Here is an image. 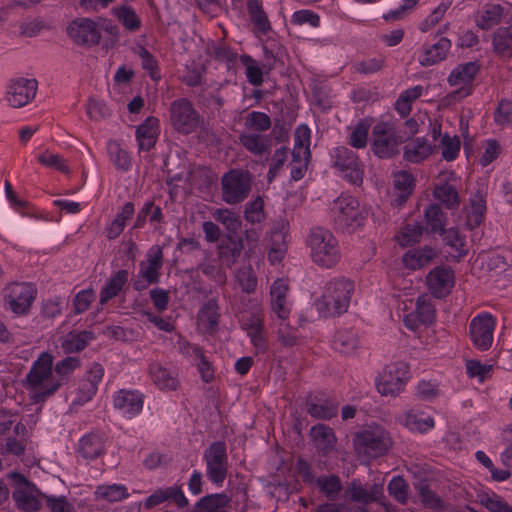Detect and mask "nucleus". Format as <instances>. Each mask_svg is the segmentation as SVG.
I'll return each instance as SVG.
<instances>
[{
	"label": "nucleus",
	"mask_w": 512,
	"mask_h": 512,
	"mask_svg": "<svg viewBox=\"0 0 512 512\" xmlns=\"http://www.w3.org/2000/svg\"><path fill=\"white\" fill-rule=\"evenodd\" d=\"M354 283L344 277L326 282L322 296L317 300L318 311L323 316H338L346 312L350 303Z\"/></svg>",
	"instance_id": "1"
},
{
	"label": "nucleus",
	"mask_w": 512,
	"mask_h": 512,
	"mask_svg": "<svg viewBox=\"0 0 512 512\" xmlns=\"http://www.w3.org/2000/svg\"><path fill=\"white\" fill-rule=\"evenodd\" d=\"M308 244L312 260L318 266L329 269L340 261L338 241L329 230L322 227L312 229Z\"/></svg>",
	"instance_id": "2"
},
{
	"label": "nucleus",
	"mask_w": 512,
	"mask_h": 512,
	"mask_svg": "<svg viewBox=\"0 0 512 512\" xmlns=\"http://www.w3.org/2000/svg\"><path fill=\"white\" fill-rule=\"evenodd\" d=\"M355 448L370 458H377L388 452L392 442L389 433L380 426H369L356 434Z\"/></svg>",
	"instance_id": "3"
},
{
	"label": "nucleus",
	"mask_w": 512,
	"mask_h": 512,
	"mask_svg": "<svg viewBox=\"0 0 512 512\" xmlns=\"http://www.w3.org/2000/svg\"><path fill=\"white\" fill-rule=\"evenodd\" d=\"M222 197L226 203L242 202L251 190V174L242 169H232L221 180Z\"/></svg>",
	"instance_id": "4"
},
{
	"label": "nucleus",
	"mask_w": 512,
	"mask_h": 512,
	"mask_svg": "<svg viewBox=\"0 0 512 512\" xmlns=\"http://www.w3.org/2000/svg\"><path fill=\"white\" fill-rule=\"evenodd\" d=\"M169 112L171 125L177 132L187 135L197 129L200 116L187 98L174 100L170 104Z\"/></svg>",
	"instance_id": "5"
},
{
	"label": "nucleus",
	"mask_w": 512,
	"mask_h": 512,
	"mask_svg": "<svg viewBox=\"0 0 512 512\" xmlns=\"http://www.w3.org/2000/svg\"><path fill=\"white\" fill-rule=\"evenodd\" d=\"M372 150L380 158H390L398 153V146L407 141L400 133H395L388 123L374 126Z\"/></svg>",
	"instance_id": "6"
},
{
	"label": "nucleus",
	"mask_w": 512,
	"mask_h": 512,
	"mask_svg": "<svg viewBox=\"0 0 512 512\" xmlns=\"http://www.w3.org/2000/svg\"><path fill=\"white\" fill-rule=\"evenodd\" d=\"M332 209L337 213L335 222L342 229L353 231L363 224L365 217L359 208L358 200L352 196L339 197Z\"/></svg>",
	"instance_id": "7"
},
{
	"label": "nucleus",
	"mask_w": 512,
	"mask_h": 512,
	"mask_svg": "<svg viewBox=\"0 0 512 512\" xmlns=\"http://www.w3.org/2000/svg\"><path fill=\"white\" fill-rule=\"evenodd\" d=\"M207 467V477L214 483L221 485L227 476L228 456L226 445L222 441L213 442L204 453Z\"/></svg>",
	"instance_id": "8"
},
{
	"label": "nucleus",
	"mask_w": 512,
	"mask_h": 512,
	"mask_svg": "<svg viewBox=\"0 0 512 512\" xmlns=\"http://www.w3.org/2000/svg\"><path fill=\"white\" fill-rule=\"evenodd\" d=\"M495 326L496 320L489 313L479 314L471 320L469 337L478 350L487 351L491 348Z\"/></svg>",
	"instance_id": "9"
},
{
	"label": "nucleus",
	"mask_w": 512,
	"mask_h": 512,
	"mask_svg": "<svg viewBox=\"0 0 512 512\" xmlns=\"http://www.w3.org/2000/svg\"><path fill=\"white\" fill-rule=\"evenodd\" d=\"M11 478L17 484L16 489L12 493L17 508L25 512H36L39 510L41 502L38 496L43 498L44 494L40 493L35 485L19 473H11Z\"/></svg>",
	"instance_id": "10"
},
{
	"label": "nucleus",
	"mask_w": 512,
	"mask_h": 512,
	"mask_svg": "<svg viewBox=\"0 0 512 512\" xmlns=\"http://www.w3.org/2000/svg\"><path fill=\"white\" fill-rule=\"evenodd\" d=\"M409 366L403 362L387 365L377 382V389L382 395H397L404 387Z\"/></svg>",
	"instance_id": "11"
},
{
	"label": "nucleus",
	"mask_w": 512,
	"mask_h": 512,
	"mask_svg": "<svg viewBox=\"0 0 512 512\" xmlns=\"http://www.w3.org/2000/svg\"><path fill=\"white\" fill-rule=\"evenodd\" d=\"M6 291L4 299L16 314H25L37 294L36 288L29 283L13 282L7 286Z\"/></svg>",
	"instance_id": "12"
},
{
	"label": "nucleus",
	"mask_w": 512,
	"mask_h": 512,
	"mask_svg": "<svg viewBox=\"0 0 512 512\" xmlns=\"http://www.w3.org/2000/svg\"><path fill=\"white\" fill-rule=\"evenodd\" d=\"M480 65L477 62H467L458 65L448 77V82L452 86L461 85V87L453 91L449 97L457 100L471 94L472 81L478 73Z\"/></svg>",
	"instance_id": "13"
},
{
	"label": "nucleus",
	"mask_w": 512,
	"mask_h": 512,
	"mask_svg": "<svg viewBox=\"0 0 512 512\" xmlns=\"http://www.w3.org/2000/svg\"><path fill=\"white\" fill-rule=\"evenodd\" d=\"M333 166L344 173V178L354 185H361L363 171L360 167L358 156L349 148L338 147L335 149Z\"/></svg>",
	"instance_id": "14"
},
{
	"label": "nucleus",
	"mask_w": 512,
	"mask_h": 512,
	"mask_svg": "<svg viewBox=\"0 0 512 512\" xmlns=\"http://www.w3.org/2000/svg\"><path fill=\"white\" fill-rule=\"evenodd\" d=\"M67 32L77 45H97L101 39V34L95 22L88 18H78L72 21L67 28Z\"/></svg>",
	"instance_id": "15"
},
{
	"label": "nucleus",
	"mask_w": 512,
	"mask_h": 512,
	"mask_svg": "<svg viewBox=\"0 0 512 512\" xmlns=\"http://www.w3.org/2000/svg\"><path fill=\"white\" fill-rule=\"evenodd\" d=\"M37 81L20 78L10 83L7 90V101L14 108H21L36 95Z\"/></svg>",
	"instance_id": "16"
},
{
	"label": "nucleus",
	"mask_w": 512,
	"mask_h": 512,
	"mask_svg": "<svg viewBox=\"0 0 512 512\" xmlns=\"http://www.w3.org/2000/svg\"><path fill=\"white\" fill-rule=\"evenodd\" d=\"M427 285L437 298L446 296L454 285V272L449 267L439 266L427 275Z\"/></svg>",
	"instance_id": "17"
},
{
	"label": "nucleus",
	"mask_w": 512,
	"mask_h": 512,
	"mask_svg": "<svg viewBox=\"0 0 512 512\" xmlns=\"http://www.w3.org/2000/svg\"><path fill=\"white\" fill-rule=\"evenodd\" d=\"M163 265V252L159 245H154L147 254V261L140 264V276L148 284H155L160 279V269Z\"/></svg>",
	"instance_id": "18"
},
{
	"label": "nucleus",
	"mask_w": 512,
	"mask_h": 512,
	"mask_svg": "<svg viewBox=\"0 0 512 512\" xmlns=\"http://www.w3.org/2000/svg\"><path fill=\"white\" fill-rule=\"evenodd\" d=\"M382 490L381 485L373 484L370 489H367L359 480H353L347 485L345 496L352 502L369 504L380 498Z\"/></svg>",
	"instance_id": "19"
},
{
	"label": "nucleus",
	"mask_w": 512,
	"mask_h": 512,
	"mask_svg": "<svg viewBox=\"0 0 512 512\" xmlns=\"http://www.w3.org/2000/svg\"><path fill=\"white\" fill-rule=\"evenodd\" d=\"M53 357L48 352H43L33 363L26 376L27 383L34 389L38 388L52 374Z\"/></svg>",
	"instance_id": "20"
},
{
	"label": "nucleus",
	"mask_w": 512,
	"mask_h": 512,
	"mask_svg": "<svg viewBox=\"0 0 512 512\" xmlns=\"http://www.w3.org/2000/svg\"><path fill=\"white\" fill-rule=\"evenodd\" d=\"M158 119L148 117L136 130L138 145L141 150L149 151L154 147L158 137Z\"/></svg>",
	"instance_id": "21"
},
{
	"label": "nucleus",
	"mask_w": 512,
	"mask_h": 512,
	"mask_svg": "<svg viewBox=\"0 0 512 512\" xmlns=\"http://www.w3.org/2000/svg\"><path fill=\"white\" fill-rule=\"evenodd\" d=\"M494 53L501 58H512V25L499 27L492 34Z\"/></svg>",
	"instance_id": "22"
},
{
	"label": "nucleus",
	"mask_w": 512,
	"mask_h": 512,
	"mask_svg": "<svg viewBox=\"0 0 512 512\" xmlns=\"http://www.w3.org/2000/svg\"><path fill=\"white\" fill-rule=\"evenodd\" d=\"M149 373L154 384L162 390L173 391L179 386L178 379L159 363H152L149 367Z\"/></svg>",
	"instance_id": "23"
},
{
	"label": "nucleus",
	"mask_w": 512,
	"mask_h": 512,
	"mask_svg": "<svg viewBox=\"0 0 512 512\" xmlns=\"http://www.w3.org/2000/svg\"><path fill=\"white\" fill-rule=\"evenodd\" d=\"M435 251L430 247L409 250L403 256L404 265L412 270L428 265L435 257Z\"/></svg>",
	"instance_id": "24"
},
{
	"label": "nucleus",
	"mask_w": 512,
	"mask_h": 512,
	"mask_svg": "<svg viewBox=\"0 0 512 512\" xmlns=\"http://www.w3.org/2000/svg\"><path fill=\"white\" fill-rule=\"evenodd\" d=\"M103 375V367L98 363H94L87 373L86 382L80 389V392L82 393V395L79 397L80 403L87 402L97 392L98 384L102 380Z\"/></svg>",
	"instance_id": "25"
},
{
	"label": "nucleus",
	"mask_w": 512,
	"mask_h": 512,
	"mask_svg": "<svg viewBox=\"0 0 512 512\" xmlns=\"http://www.w3.org/2000/svg\"><path fill=\"white\" fill-rule=\"evenodd\" d=\"M79 452L85 459H94L104 452V440L100 435L89 433L79 441Z\"/></svg>",
	"instance_id": "26"
},
{
	"label": "nucleus",
	"mask_w": 512,
	"mask_h": 512,
	"mask_svg": "<svg viewBox=\"0 0 512 512\" xmlns=\"http://www.w3.org/2000/svg\"><path fill=\"white\" fill-rule=\"evenodd\" d=\"M433 153V148L425 138H417L404 147V159L419 163Z\"/></svg>",
	"instance_id": "27"
},
{
	"label": "nucleus",
	"mask_w": 512,
	"mask_h": 512,
	"mask_svg": "<svg viewBox=\"0 0 512 512\" xmlns=\"http://www.w3.org/2000/svg\"><path fill=\"white\" fill-rule=\"evenodd\" d=\"M314 445L324 455L331 451L335 444V436L331 428L318 424L311 430Z\"/></svg>",
	"instance_id": "28"
},
{
	"label": "nucleus",
	"mask_w": 512,
	"mask_h": 512,
	"mask_svg": "<svg viewBox=\"0 0 512 512\" xmlns=\"http://www.w3.org/2000/svg\"><path fill=\"white\" fill-rule=\"evenodd\" d=\"M315 484L329 501H335L343 489L340 477L335 474L321 475L315 479Z\"/></svg>",
	"instance_id": "29"
},
{
	"label": "nucleus",
	"mask_w": 512,
	"mask_h": 512,
	"mask_svg": "<svg viewBox=\"0 0 512 512\" xmlns=\"http://www.w3.org/2000/svg\"><path fill=\"white\" fill-rule=\"evenodd\" d=\"M230 498L226 494L204 496L195 505L193 512H227Z\"/></svg>",
	"instance_id": "30"
},
{
	"label": "nucleus",
	"mask_w": 512,
	"mask_h": 512,
	"mask_svg": "<svg viewBox=\"0 0 512 512\" xmlns=\"http://www.w3.org/2000/svg\"><path fill=\"white\" fill-rule=\"evenodd\" d=\"M247 10L257 32L263 35L267 34L271 30V24L259 0H249Z\"/></svg>",
	"instance_id": "31"
},
{
	"label": "nucleus",
	"mask_w": 512,
	"mask_h": 512,
	"mask_svg": "<svg viewBox=\"0 0 512 512\" xmlns=\"http://www.w3.org/2000/svg\"><path fill=\"white\" fill-rule=\"evenodd\" d=\"M306 410L312 417L319 419H331L337 415V406L334 403L318 398L307 399Z\"/></svg>",
	"instance_id": "32"
},
{
	"label": "nucleus",
	"mask_w": 512,
	"mask_h": 512,
	"mask_svg": "<svg viewBox=\"0 0 512 512\" xmlns=\"http://www.w3.org/2000/svg\"><path fill=\"white\" fill-rule=\"evenodd\" d=\"M451 48V42L448 38H440L437 43L427 49L424 58L420 61L422 66L434 65L446 58Z\"/></svg>",
	"instance_id": "33"
},
{
	"label": "nucleus",
	"mask_w": 512,
	"mask_h": 512,
	"mask_svg": "<svg viewBox=\"0 0 512 512\" xmlns=\"http://www.w3.org/2000/svg\"><path fill=\"white\" fill-rule=\"evenodd\" d=\"M128 280V272L119 270L102 289L100 294V304H106L110 299L115 297Z\"/></svg>",
	"instance_id": "34"
},
{
	"label": "nucleus",
	"mask_w": 512,
	"mask_h": 512,
	"mask_svg": "<svg viewBox=\"0 0 512 512\" xmlns=\"http://www.w3.org/2000/svg\"><path fill=\"white\" fill-rule=\"evenodd\" d=\"M240 142L248 151L258 155L267 152L271 147L270 139L261 134H242Z\"/></svg>",
	"instance_id": "35"
},
{
	"label": "nucleus",
	"mask_w": 512,
	"mask_h": 512,
	"mask_svg": "<svg viewBox=\"0 0 512 512\" xmlns=\"http://www.w3.org/2000/svg\"><path fill=\"white\" fill-rule=\"evenodd\" d=\"M502 15L503 8L501 5L487 4L476 22L478 27L483 30H488L501 21Z\"/></svg>",
	"instance_id": "36"
},
{
	"label": "nucleus",
	"mask_w": 512,
	"mask_h": 512,
	"mask_svg": "<svg viewBox=\"0 0 512 512\" xmlns=\"http://www.w3.org/2000/svg\"><path fill=\"white\" fill-rule=\"evenodd\" d=\"M434 196L444 203L448 209H456L460 204L456 188L446 182L435 185Z\"/></svg>",
	"instance_id": "37"
},
{
	"label": "nucleus",
	"mask_w": 512,
	"mask_h": 512,
	"mask_svg": "<svg viewBox=\"0 0 512 512\" xmlns=\"http://www.w3.org/2000/svg\"><path fill=\"white\" fill-rule=\"evenodd\" d=\"M93 338L94 334L91 331L70 332L62 342V349L66 353L82 351L87 346L88 341Z\"/></svg>",
	"instance_id": "38"
},
{
	"label": "nucleus",
	"mask_w": 512,
	"mask_h": 512,
	"mask_svg": "<svg viewBox=\"0 0 512 512\" xmlns=\"http://www.w3.org/2000/svg\"><path fill=\"white\" fill-rule=\"evenodd\" d=\"M239 60L245 66L247 81L256 87L262 85L265 72L258 62L247 54L241 55Z\"/></svg>",
	"instance_id": "39"
},
{
	"label": "nucleus",
	"mask_w": 512,
	"mask_h": 512,
	"mask_svg": "<svg viewBox=\"0 0 512 512\" xmlns=\"http://www.w3.org/2000/svg\"><path fill=\"white\" fill-rule=\"evenodd\" d=\"M115 407L119 409H126L127 412H138L143 407L142 397L132 391H120L114 400Z\"/></svg>",
	"instance_id": "40"
},
{
	"label": "nucleus",
	"mask_w": 512,
	"mask_h": 512,
	"mask_svg": "<svg viewBox=\"0 0 512 512\" xmlns=\"http://www.w3.org/2000/svg\"><path fill=\"white\" fill-rule=\"evenodd\" d=\"M425 220L430 233L442 234L445 229V214L438 204H431L425 210Z\"/></svg>",
	"instance_id": "41"
},
{
	"label": "nucleus",
	"mask_w": 512,
	"mask_h": 512,
	"mask_svg": "<svg viewBox=\"0 0 512 512\" xmlns=\"http://www.w3.org/2000/svg\"><path fill=\"white\" fill-rule=\"evenodd\" d=\"M334 347L341 353H352L358 347V338L352 330H340L334 337Z\"/></svg>",
	"instance_id": "42"
},
{
	"label": "nucleus",
	"mask_w": 512,
	"mask_h": 512,
	"mask_svg": "<svg viewBox=\"0 0 512 512\" xmlns=\"http://www.w3.org/2000/svg\"><path fill=\"white\" fill-rule=\"evenodd\" d=\"M441 235H444L446 245L455 250V253L451 254L453 259L459 261L467 254V250L465 249V240L461 237L457 228L445 230Z\"/></svg>",
	"instance_id": "43"
},
{
	"label": "nucleus",
	"mask_w": 512,
	"mask_h": 512,
	"mask_svg": "<svg viewBox=\"0 0 512 512\" xmlns=\"http://www.w3.org/2000/svg\"><path fill=\"white\" fill-rule=\"evenodd\" d=\"M218 304L215 299L208 300L200 309L198 320L209 330L213 331L218 326Z\"/></svg>",
	"instance_id": "44"
},
{
	"label": "nucleus",
	"mask_w": 512,
	"mask_h": 512,
	"mask_svg": "<svg viewBox=\"0 0 512 512\" xmlns=\"http://www.w3.org/2000/svg\"><path fill=\"white\" fill-rule=\"evenodd\" d=\"M421 502L428 508L440 510L444 507L442 499L433 492L426 481H421L416 486Z\"/></svg>",
	"instance_id": "45"
},
{
	"label": "nucleus",
	"mask_w": 512,
	"mask_h": 512,
	"mask_svg": "<svg viewBox=\"0 0 512 512\" xmlns=\"http://www.w3.org/2000/svg\"><path fill=\"white\" fill-rule=\"evenodd\" d=\"M423 233V227L419 223L406 224L396 237L401 246H410L419 242Z\"/></svg>",
	"instance_id": "46"
},
{
	"label": "nucleus",
	"mask_w": 512,
	"mask_h": 512,
	"mask_svg": "<svg viewBox=\"0 0 512 512\" xmlns=\"http://www.w3.org/2000/svg\"><path fill=\"white\" fill-rule=\"evenodd\" d=\"M285 237V234L281 231H276L272 234V244L269 249L268 259L273 264L280 262L287 251Z\"/></svg>",
	"instance_id": "47"
},
{
	"label": "nucleus",
	"mask_w": 512,
	"mask_h": 512,
	"mask_svg": "<svg viewBox=\"0 0 512 512\" xmlns=\"http://www.w3.org/2000/svg\"><path fill=\"white\" fill-rule=\"evenodd\" d=\"M114 11L118 20L126 29L130 31H137L140 28V18L131 7L124 5L120 8H115Z\"/></svg>",
	"instance_id": "48"
},
{
	"label": "nucleus",
	"mask_w": 512,
	"mask_h": 512,
	"mask_svg": "<svg viewBox=\"0 0 512 512\" xmlns=\"http://www.w3.org/2000/svg\"><path fill=\"white\" fill-rule=\"evenodd\" d=\"M421 324L430 325L435 320V309L424 296H420L416 301V310L414 312Z\"/></svg>",
	"instance_id": "49"
},
{
	"label": "nucleus",
	"mask_w": 512,
	"mask_h": 512,
	"mask_svg": "<svg viewBox=\"0 0 512 512\" xmlns=\"http://www.w3.org/2000/svg\"><path fill=\"white\" fill-rule=\"evenodd\" d=\"M245 126L249 129L263 132L271 127V119L263 112L253 111L247 115Z\"/></svg>",
	"instance_id": "50"
},
{
	"label": "nucleus",
	"mask_w": 512,
	"mask_h": 512,
	"mask_svg": "<svg viewBox=\"0 0 512 512\" xmlns=\"http://www.w3.org/2000/svg\"><path fill=\"white\" fill-rule=\"evenodd\" d=\"M409 486L401 476L394 477L388 484V491L399 503L406 504Z\"/></svg>",
	"instance_id": "51"
},
{
	"label": "nucleus",
	"mask_w": 512,
	"mask_h": 512,
	"mask_svg": "<svg viewBox=\"0 0 512 512\" xmlns=\"http://www.w3.org/2000/svg\"><path fill=\"white\" fill-rule=\"evenodd\" d=\"M214 218L221 222L229 232L235 233L241 227V219L227 209H218L213 214Z\"/></svg>",
	"instance_id": "52"
},
{
	"label": "nucleus",
	"mask_w": 512,
	"mask_h": 512,
	"mask_svg": "<svg viewBox=\"0 0 512 512\" xmlns=\"http://www.w3.org/2000/svg\"><path fill=\"white\" fill-rule=\"evenodd\" d=\"M237 281L241 289L245 293H252L257 286V278L251 267H244L237 273Z\"/></svg>",
	"instance_id": "53"
},
{
	"label": "nucleus",
	"mask_w": 512,
	"mask_h": 512,
	"mask_svg": "<svg viewBox=\"0 0 512 512\" xmlns=\"http://www.w3.org/2000/svg\"><path fill=\"white\" fill-rule=\"evenodd\" d=\"M289 149L287 147H281L277 149L271 159L270 168L267 174L268 182H272L278 172L281 170L285 162L287 161Z\"/></svg>",
	"instance_id": "54"
},
{
	"label": "nucleus",
	"mask_w": 512,
	"mask_h": 512,
	"mask_svg": "<svg viewBox=\"0 0 512 512\" xmlns=\"http://www.w3.org/2000/svg\"><path fill=\"white\" fill-rule=\"evenodd\" d=\"M264 201L258 196L254 201L249 203L244 212L245 219L252 224L259 223L264 218Z\"/></svg>",
	"instance_id": "55"
},
{
	"label": "nucleus",
	"mask_w": 512,
	"mask_h": 512,
	"mask_svg": "<svg viewBox=\"0 0 512 512\" xmlns=\"http://www.w3.org/2000/svg\"><path fill=\"white\" fill-rule=\"evenodd\" d=\"M485 211L486 205L482 197H479L477 201H473L471 206V212L467 216V226L470 229L479 226L483 220Z\"/></svg>",
	"instance_id": "56"
},
{
	"label": "nucleus",
	"mask_w": 512,
	"mask_h": 512,
	"mask_svg": "<svg viewBox=\"0 0 512 512\" xmlns=\"http://www.w3.org/2000/svg\"><path fill=\"white\" fill-rule=\"evenodd\" d=\"M482 267H486L488 271L501 273L507 270L509 264L504 256L492 254L481 257Z\"/></svg>",
	"instance_id": "57"
},
{
	"label": "nucleus",
	"mask_w": 512,
	"mask_h": 512,
	"mask_svg": "<svg viewBox=\"0 0 512 512\" xmlns=\"http://www.w3.org/2000/svg\"><path fill=\"white\" fill-rule=\"evenodd\" d=\"M142 61V68L147 70L153 80L159 79L158 64L153 55L144 47H139L137 52Z\"/></svg>",
	"instance_id": "58"
},
{
	"label": "nucleus",
	"mask_w": 512,
	"mask_h": 512,
	"mask_svg": "<svg viewBox=\"0 0 512 512\" xmlns=\"http://www.w3.org/2000/svg\"><path fill=\"white\" fill-rule=\"evenodd\" d=\"M494 120L498 125L505 126L512 122V102L502 99L494 113Z\"/></svg>",
	"instance_id": "59"
},
{
	"label": "nucleus",
	"mask_w": 512,
	"mask_h": 512,
	"mask_svg": "<svg viewBox=\"0 0 512 512\" xmlns=\"http://www.w3.org/2000/svg\"><path fill=\"white\" fill-rule=\"evenodd\" d=\"M38 161L41 164L55 168L62 173L68 174L70 172L68 165L60 155L45 152L39 155Z\"/></svg>",
	"instance_id": "60"
},
{
	"label": "nucleus",
	"mask_w": 512,
	"mask_h": 512,
	"mask_svg": "<svg viewBox=\"0 0 512 512\" xmlns=\"http://www.w3.org/2000/svg\"><path fill=\"white\" fill-rule=\"evenodd\" d=\"M368 130L369 128L365 123L359 122L350 135L349 144L357 149L364 148L367 144Z\"/></svg>",
	"instance_id": "61"
},
{
	"label": "nucleus",
	"mask_w": 512,
	"mask_h": 512,
	"mask_svg": "<svg viewBox=\"0 0 512 512\" xmlns=\"http://www.w3.org/2000/svg\"><path fill=\"white\" fill-rule=\"evenodd\" d=\"M442 156L447 161L454 160L458 152L460 150V141L457 136L454 138H450L447 134H445L442 138Z\"/></svg>",
	"instance_id": "62"
},
{
	"label": "nucleus",
	"mask_w": 512,
	"mask_h": 512,
	"mask_svg": "<svg viewBox=\"0 0 512 512\" xmlns=\"http://www.w3.org/2000/svg\"><path fill=\"white\" fill-rule=\"evenodd\" d=\"M94 299L95 294L92 289L80 291L73 300L75 313L80 314L86 311Z\"/></svg>",
	"instance_id": "63"
},
{
	"label": "nucleus",
	"mask_w": 512,
	"mask_h": 512,
	"mask_svg": "<svg viewBox=\"0 0 512 512\" xmlns=\"http://www.w3.org/2000/svg\"><path fill=\"white\" fill-rule=\"evenodd\" d=\"M43 498L45 499L47 506L51 509L52 512H76L73 505L69 503L63 496L56 498L43 495Z\"/></svg>",
	"instance_id": "64"
}]
</instances>
